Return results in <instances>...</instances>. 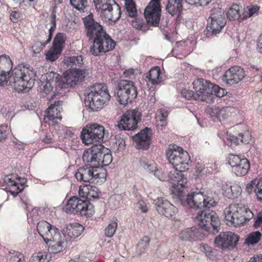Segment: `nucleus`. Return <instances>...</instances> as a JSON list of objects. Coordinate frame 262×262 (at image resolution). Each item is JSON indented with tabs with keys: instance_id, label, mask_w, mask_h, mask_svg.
<instances>
[{
	"instance_id": "obj_1",
	"label": "nucleus",
	"mask_w": 262,
	"mask_h": 262,
	"mask_svg": "<svg viewBox=\"0 0 262 262\" xmlns=\"http://www.w3.org/2000/svg\"><path fill=\"white\" fill-rule=\"evenodd\" d=\"M166 156L174 168L168 173L166 181L172 184L174 191L178 193L176 202L190 208L204 209L195 217V222L202 230L212 234L217 233L220 230V220L214 211L209 209L214 206L217 202L200 191H191L188 194L183 191L187 180L183 172L189 169L191 163L188 152L173 145L166 150Z\"/></svg>"
},
{
	"instance_id": "obj_2",
	"label": "nucleus",
	"mask_w": 262,
	"mask_h": 262,
	"mask_svg": "<svg viewBox=\"0 0 262 262\" xmlns=\"http://www.w3.org/2000/svg\"><path fill=\"white\" fill-rule=\"evenodd\" d=\"M36 228L51 252L57 253L65 249L67 245L65 236L58 229L44 221L39 222Z\"/></svg>"
},
{
	"instance_id": "obj_3",
	"label": "nucleus",
	"mask_w": 262,
	"mask_h": 262,
	"mask_svg": "<svg viewBox=\"0 0 262 262\" xmlns=\"http://www.w3.org/2000/svg\"><path fill=\"white\" fill-rule=\"evenodd\" d=\"M84 104L90 112H97L102 109L110 100L111 96L107 86L102 83H96L86 90Z\"/></svg>"
},
{
	"instance_id": "obj_4",
	"label": "nucleus",
	"mask_w": 262,
	"mask_h": 262,
	"mask_svg": "<svg viewBox=\"0 0 262 262\" xmlns=\"http://www.w3.org/2000/svg\"><path fill=\"white\" fill-rule=\"evenodd\" d=\"M82 159L86 165L93 168H99L108 165L113 157L109 149L101 144H94L91 148L84 151Z\"/></svg>"
},
{
	"instance_id": "obj_5",
	"label": "nucleus",
	"mask_w": 262,
	"mask_h": 262,
	"mask_svg": "<svg viewBox=\"0 0 262 262\" xmlns=\"http://www.w3.org/2000/svg\"><path fill=\"white\" fill-rule=\"evenodd\" d=\"M36 72L30 66L19 65L12 71L10 82L18 93H26L35 83Z\"/></svg>"
},
{
	"instance_id": "obj_6",
	"label": "nucleus",
	"mask_w": 262,
	"mask_h": 262,
	"mask_svg": "<svg viewBox=\"0 0 262 262\" xmlns=\"http://www.w3.org/2000/svg\"><path fill=\"white\" fill-rule=\"evenodd\" d=\"M83 59L81 55L69 57L67 62L72 64L71 68L67 71L61 81L58 85L62 89H67L75 86L77 83L85 77L86 70L79 68L83 64Z\"/></svg>"
},
{
	"instance_id": "obj_7",
	"label": "nucleus",
	"mask_w": 262,
	"mask_h": 262,
	"mask_svg": "<svg viewBox=\"0 0 262 262\" xmlns=\"http://www.w3.org/2000/svg\"><path fill=\"white\" fill-rule=\"evenodd\" d=\"M207 26L204 31L207 37H212L220 33L225 26L227 21L225 11L219 8H214L211 10Z\"/></svg>"
},
{
	"instance_id": "obj_8",
	"label": "nucleus",
	"mask_w": 262,
	"mask_h": 262,
	"mask_svg": "<svg viewBox=\"0 0 262 262\" xmlns=\"http://www.w3.org/2000/svg\"><path fill=\"white\" fill-rule=\"evenodd\" d=\"M117 96L120 104L124 105L131 103L138 95L137 87L134 81L120 80L118 82Z\"/></svg>"
},
{
	"instance_id": "obj_9",
	"label": "nucleus",
	"mask_w": 262,
	"mask_h": 262,
	"mask_svg": "<svg viewBox=\"0 0 262 262\" xmlns=\"http://www.w3.org/2000/svg\"><path fill=\"white\" fill-rule=\"evenodd\" d=\"M104 127L97 123L88 125L83 128L80 135L83 142L85 144L101 142L104 136Z\"/></svg>"
},
{
	"instance_id": "obj_10",
	"label": "nucleus",
	"mask_w": 262,
	"mask_h": 262,
	"mask_svg": "<svg viewBox=\"0 0 262 262\" xmlns=\"http://www.w3.org/2000/svg\"><path fill=\"white\" fill-rule=\"evenodd\" d=\"M83 21L85 27L86 35L89 37V41L95 40L96 45L98 43V38L103 36L106 32L103 27L98 23L95 21L93 15L90 13L83 18Z\"/></svg>"
},
{
	"instance_id": "obj_11",
	"label": "nucleus",
	"mask_w": 262,
	"mask_h": 262,
	"mask_svg": "<svg viewBox=\"0 0 262 262\" xmlns=\"http://www.w3.org/2000/svg\"><path fill=\"white\" fill-rule=\"evenodd\" d=\"M193 88L196 91L195 97L200 100L205 101L207 103L213 102L212 96V88L213 84L210 81L201 78L193 82Z\"/></svg>"
},
{
	"instance_id": "obj_12",
	"label": "nucleus",
	"mask_w": 262,
	"mask_h": 262,
	"mask_svg": "<svg viewBox=\"0 0 262 262\" xmlns=\"http://www.w3.org/2000/svg\"><path fill=\"white\" fill-rule=\"evenodd\" d=\"M90 207H92L91 204H88L86 201L73 196L68 201L66 210L67 212L89 216L94 213L93 210L89 208Z\"/></svg>"
},
{
	"instance_id": "obj_13",
	"label": "nucleus",
	"mask_w": 262,
	"mask_h": 262,
	"mask_svg": "<svg viewBox=\"0 0 262 262\" xmlns=\"http://www.w3.org/2000/svg\"><path fill=\"white\" fill-rule=\"evenodd\" d=\"M238 241L239 236L234 233L223 232L215 238L214 243L216 247L227 251L235 248Z\"/></svg>"
},
{
	"instance_id": "obj_14",
	"label": "nucleus",
	"mask_w": 262,
	"mask_h": 262,
	"mask_svg": "<svg viewBox=\"0 0 262 262\" xmlns=\"http://www.w3.org/2000/svg\"><path fill=\"white\" fill-rule=\"evenodd\" d=\"M141 117V113L138 110H128L121 116L117 126L120 129L133 130L137 128Z\"/></svg>"
},
{
	"instance_id": "obj_15",
	"label": "nucleus",
	"mask_w": 262,
	"mask_h": 262,
	"mask_svg": "<svg viewBox=\"0 0 262 262\" xmlns=\"http://www.w3.org/2000/svg\"><path fill=\"white\" fill-rule=\"evenodd\" d=\"M144 14L148 24L158 27L161 15L160 0H151L146 7Z\"/></svg>"
},
{
	"instance_id": "obj_16",
	"label": "nucleus",
	"mask_w": 262,
	"mask_h": 262,
	"mask_svg": "<svg viewBox=\"0 0 262 262\" xmlns=\"http://www.w3.org/2000/svg\"><path fill=\"white\" fill-rule=\"evenodd\" d=\"M228 163L232 167V171L237 176L246 175L250 169L249 161L243 156L230 154Z\"/></svg>"
},
{
	"instance_id": "obj_17",
	"label": "nucleus",
	"mask_w": 262,
	"mask_h": 262,
	"mask_svg": "<svg viewBox=\"0 0 262 262\" xmlns=\"http://www.w3.org/2000/svg\"><path fill=\"white\" fill-rule=\"evenodd\" d=\"M24 184V182L20 181V178L14 174L6 176L1 183L2 188L9 192L14 196L23 190Z\"/></svg>"
},
{
	"instance_id": "obj_18",
	"label": "nucleus",
	"mask_w": 262,
	"mask_h": 262,
	"mask_svg": "<svg viewBox=\"0 0 262 262\" xmlns=\"http://www.w3.org/2000/svg\"><path fill=\"white\" fill-rule=\"evenodd\" d=\"M116 46V42L105 32L103 36L98 38V43L96 45L95 41L93 45L91 47V53L95 56H99L101 53H106L113 50Z\"/></svg>"
},
{
	"instance_id": "obj_19",
	"label": "nucleus",
	"mask_w": 262,
	"mask_h": 262,
	"mask_svg": "<svg viewBox=\"0 0 262 262\" xmlns=\"http://www.w3.org/2000/svg\"><path fill=\"white\" fill-rule=\"evenodd\" d=\"M152 130L146 127L132 136L135 147L138 149L146 150L150 144Z\"/></svg>"
},
{
	"instance_id": "obj_20",
	"label": "nucleus",
	"mask_w": 262,
	"mask_h": 262,
	"mask_svg": "<svg viewBox=\"0 0 262 262\" xmlns=\"http://www.w3.org/2000/svg\"><path fill=\"white\" fill-rule=\"evenodd\" d=\"M158 212L166 217H172L178 212V209L167 200L158 198L154 201Z\"/></svg>"
},
{
	"instance_id": "obj_21",
	"label": "nucleus",
	"mask_w": 262,
	"mask_h": 262,
	"mask_svg": "<svg viewBox=\"0 0 262 262\" xmlns=\"http://www.w3.org/2000/svg\"><path fill=\"white\" fill-rule=\"evenodd\" d=\"M245 76L244 70L239 67L235 66L230 68L225 73L222 80L227 84L231 85L242 81Z\"/></svg>"
},
{
	"instance_id": "obj_22",
	"label": "nucleus",
	"mask_w": 262,
	"mask_h": 262,
	"mask_svg": "<svg viewBox=\"0 0 262 262\" xmlns=\"http://www.w3.org/2000/svg\"><path fill=\"white\" fill-rule=\"evenodd\" d=\"M12 66L13 63L9 56L5 54L0 56V86H4L7 84Z\"/></svg>"
},
{
	"instance_id": "obj_23",
	"label": "nucleus",
	"mask_w": 262,
	"mask_h": 262,
	"mask_svg": "<svg viewBox=\"0 0 262 262\" xmlns=\"http://www.w3.org/2000/svg\"><path fill=\"white\" fill-rule=\"evenodd\" d=\"M100 11L105 18L109 20L116 21L121 17V8L115 0H110Z\"/></svg>"
},
{
	"instance_id": "obj_24",
	"label": "nucleus",
	"mask_w": 262,
	"mask_h": 262,
	"mask_svg": "<svg viewBox=\"0 0 262 262\" xmlns=\"http://www.w3.org/2000/svg\"><path fill=\"white\" fill-rule=\"evenodd\" d=\"M205 234L196 227L187 228L182 230L179 233L181 239L186 241H196L201 240Z\"/></svg>"
},
{
	"instance_id": "obj_25",
	"label": "nucleus",
	"mask_w": 262,
	"mask_h": 262,
	"mask_svg": "<svg viewBox=\"0 0 262 262\" xmlns=\"http://www.w3.org/2000/svg\"><path fill=\"white\" fill-rule=\"evenodd\" d=\"M93 168L90 166H87L86 168L80 167L78 169L75 174L77 180L79 182H83L84 187H89L91 183L92 176H93Z\"/></svg>"
},
{
	"instance_id": "obj_26",
	"label": "nucleus",
	"mask_w": 262,
	"mask_h": 262,
	"mask_svg": "<svg viewBox=\"0 0 262 262\" xmlns=\"http://www.w3.org/2000/svg\"><path fill=\"white\" fill-rule=\"evenodd\" d=\"M62 101H55L54 104H52L46 111V115L45 116V119H47L49 121H55L58 119H60L58 116L62 111L61 107Z\"/></svg>"
},
{
	"instance_id": "obj_27",
	"label": "nucleus",
	"mask_w": 262,
	"mask_h": 262,
	"mask_svg": "<svg viewBox=\"0 0 262 262\" xmlns=\"http://www.w3.org/2000/svg\"><path fill=\"white\" fill-rule=\"evenodd\" d=\"M252 136L249 131H246L244 133H239L238 136L227 133L225 138L229 141L231 144L238 145L240 143L248 144L251 140Z\"/></svg>"
},
{
	"instance_id": "obj_28",
	"label": "nucleus",
	"mask_w": 262,
	"mask_h": 262,
	"mask_svg": "<svg viewBox=\"0 0 262 262\" xmlns=\"http://www.w3.org/2000/svg\"><path fill=\"white\" fill-rule=\"evenodd\" d=\"M222 189L224 195L229 199L237 198L242 191L240 186L237 184L233 185L225 184L223 185Z\"/></svg>"
},
{
	"instance_id": "obj_29",
	"label": "nucleus",
	"mask_w": 262,
	"mask_h": 262,
	"mask_svg": "<svg viewBox=\"0 0 262 262\" xmlns=\"http://www.w3.org/2000/svg\"><path fill=\"white\" fill-rule=\"evenodd\" d=\"M183 0H168L166 11L171 16L180 15L183 10Z\"/></svg>"
},
{
	"instance_id": "obj_30",
	"label": "nucleus",
	"mask_w": 262,
	"mask_h": 262,
	"mask_svg": "<svg viewBox=\"0 0 262 262\" xmlns=\"http://www.w3.org/2000/svg\"><path fill=\"white\" fill-rule=\"evenodd\" d=\"M231 210L229 207L228 208H226L224 211L225 219L228 222L227 224L230 225H233L234 227L243 225L245 222L236 213H233V211Z\"/></svg>"
},
{
	"instance_id": "obj_31",
	"label": "nucleus",
	"mask_w": 262,
	"mask_h": 262,
	"mask_svg": "<svg viewBox=\"0 0 262 262\" xmlns=\"http://www.w3.org/2000/svg\"><path fill=\"white\" fill-rule=\"evenodd\" d=\"M231 210L229 207L228 208H226L224 211L225 219L228 222L227 224L230 225H233L234 227L243 225L245 222L236 213H233V211Z\"/></svg>"
},
{
	"instance_id": "obj_32",
	"label": "nucleus",
	"mask_w": 262,
	"mask_h": 262,
	"mask_svg": "<svg viewBox=\"0 0 262 262\" xmlns=\"http://www.w3.org/2000/svg\"><path fill=\"white\" fill-rule=\"evenodd\" d=\"M161 71L159 67L151 68L146 74V78L151 82L152 85H157L163 81V77L161 75Z\"/></svg>"
},
{
	"instance_id": "obj_33",
	"label": "nucleus",
	"mask_w": 262,
	"mask_h": 262,
	"mask_svg": "<svg viewBox=\"0 0 262 262\" xmlns=\"http://www.w3.org/2000/svg\"><path fill=\"white\" fill-rule=\"evenodd\" d=\"M66 39V34L57 33L53 39L52 49H55L56 50L62 51L65 46Z\"/></svg>"
},
{
	"instance_id": "obj_34",
	"label": "nucleus",
	"mask_w": 262,
	"mask_h": 262,
	"mask_svg": "<svg viewBox=\"0 0 262 262\" xmlns=\"http://www.w3.org/2000/svg\"><path fill=\"white\" fill-rule=\"evenodd\" d=\"M241 8V6L236 4H233L226 13L227 18L230 20H239L241 21L242 18H241L240 10Z\"/></svg>"
},
{
	"instance_id": "obj_35",
	"label": "nucleus",
	"mask_w": 262,
	"mask_h": 262,
	"mask_svg": "<svg viewBox=\"0 0 262 262\" xmlns=\"http://www.w3.org/2000/svg\"><path fill=\"white\" fill-rule=\"evenodd\" d=\"M126 14L129 17L135 18L137 15L136 5L134 0H124Z\"/></svg>"
},
{
	"instance_id": "obj_36",
	"label": "nucleus",
	"mask_w": 262,
	"mask_h": 262,
	"mask_svg": "<svg viewBox=\"0 0 262 262\" xmlns=\"http://www.w3.org/2000/svg\"><path fill=\"white\" fill-rule=\"evenodd\" d=\"M225 110L221 109L219 106H214L207 110L208 114L212 118L214 121L221 120V117H223L225 114Z\"/></svg>"
},
{
	"instance_id": "obj_37",
	"label": "nucleus",
	"mask_w": 262,
	"mask_h": 262,
	"mask_svg": "<svg viewBox=\"0 0 262 262\" xmlns=\"http://www.w3.org/2000/svg\"><path fill=\"white\" fill-rule=\"evenodd\" d=\"M231 210L233 211V213L238 216L245 223V217L244 214L246 212L247 207L242 204H232L229 206Z\"/></svg>"
},
{
	"instance_id": "obj_38",
	"label": "nucleus",
	"mask_w": 262,
	"mask_h": 262,
	"mask_svg": "<svg viewBox=\"0 0 262 262\" xmlns=\"http://www.w3.org/2000/svg\"><path fill=\"white\" fill-rule=\"evenodd\" d=\"M84 230V227L81 224L74 223L68 229V234L71 237L76 238L80 236Z\"/></svg>"
},
{
	"instance_id": "obj_39",
	"label": "nucleus",
	"mask_w": 262,
	"mask_h": 262,
	"mask_svg": "<svg viewBox=\"0 0 262 262\" xmlns=\"http://www.w3.org/2000/svg\"><path fill=\"white\" fill-rule=\"evenodd\" d=\"M261 233L259 231H253L247 235L245 243L248 245H254L260 240Z\"/></svg>"
},
{
	"instance_id": "obj_40",
	"label": "nucleus",
	"mask_w": 262,
	"mask_h": 262,
	"mask_svg": "<svg viewBox=\"0 0 262 262\" xmlns=\"http://www.w3.org/2000/svg\"><path fill=\"white\" fill-rule=\"evenodd\" d=\"M115 141L113 142L112 148L117 151L123 150L125 146V142L121 135L115 136Z\"/></svg>"
},
{
	"instance_id": "obj_41",
	"label": "nucleus",
	"mask_w": 262,
	"mask_h": 262,
	"mask_svg": "<svg viewBox=\"0 0 262 262\" xmlns=\"http://www.w3.org/2000/svg\"><path fill=\"white\" fill-rule=\"evenodd\" d=\"M97 168H93L91 183H102L105 181L106 173L104 171L98 172Z\"/></svg>"
},
{
	"instance_id": "obj_42",
	"label": "nucleus",
	"mask_w": 262,
	"mask_h": 262,
	"mask_svg": "<svg viewBox=\"0 0 262 262\" xmlns=\"http://www.w3.org/2000/svg\"><path fill=\"white\" fill-rule=\"evenodd\" d=\"M139 166L148 173H152L156 170V164L154 163H149L145 159H141L139 161Z\"/></svg>"
},
{
	"instance_id": "obj_43",
	"label": "nucleus",
	"mask_w": 262,
	"mask_h": 262,
	"mask_svg": "<svg viewBox=\"0 0 262 262\" xmlns=\"http://www.w3.org/2000/svg\"><path fill=\"white\" fill-rule=\"evenodd\" d=\"M150 239L149 237L144 236L139 242L137 247V252L139 255H141L144 253L146 249L149 246Z\"/></svg>"
},
{
	"instance_id": "obj_44",
	"label": "nucleus",
	"mask_w": 262,
	"mask_h": 262,
	"mask_svg": "<svg viewBox=\"0 0 262 262\" xmlns=\"http://www.w3.org/2000/svg\"><path fill=\"white\" fill-rule=\"evenodd\" d=\"M70 2L72 6L80 11H83L88 6L87 0H70Z\"/></svg>"
},
{
	"instance_id": "obj_45",
	"label": "nucleus",
	"mask_w": 262,
	"mask_h": 262,
	"mask_svg": "<svg viewBox=\"0 0 262 262\" xmlns=\"http://www.w3.org/2000/svg\"><path fill=\"white\" fill-rule=\"evenodd\" d=\"M51 49L46 53V59L48 61L54 62L58 58L62 51L55 49Z\"/></svg>"
},
{
	"instance_id": "obj_46",
	"label": "nucleus",
	"mask_w": 262,
	"mask_h": 262,
	"mask_svg": "<svg viewBox=\"0 0 262 262\" xmlns=\"http://www.w3.org/2000/svg\"><path fill=\"white\" fill-rule=\"evenodd\" d=\"M49 259L45 252H38L34 254L30 259V262H49Z\"/></svg>"
},
{
	"instance_id": "obj_47",
	"label": "nucleus",
	"mask_w": 262,
	"mask_h": 262,
	"mask_svg": "<svg viewBox=\"0 0 262 262\" xmlns=\"http://www.w3.org/2000/svg\"><path fill=\"white\" fill-rule=\"evenodd\" d=\"M9 261L10 262H24V255L15 251H10L9 252Z\"/></svg>"
},
{
	"instance_id": "obj_48",
	"label": "nucleus",
	"mask_w": 262,
	"mask_h": 262,
	"mask_svg": "<svg viewBox=\"0 0 262 262\" xmlns=\"http://www.w3.org/2000/svg\"><path fill=\"white\" fill-rule=\"evenodd\" d=\"M117 227V222H111L105 229V235L108 237H112L116 232Z\"/></svg>"
},
{
	"instance_id": "obj_49",
	"label": "nucleus",
	"mask_w": 262,
	"mask_h": 262,
	"mask_svg": "<svg viewBox=\"0 0 262 262\" xmlns=\"http://www.w3.org/2000/svg\"><path fill=\"white\" fill-rule=\"evenodd\" d=\"M212 96L213 97V99L214 100L213 96H215L218 97H222L224 96L226 93V91L220 88L219 86L213 84V86L212 88Z\"/></svg>"
},
{
	"instance_id": "obj_50",
	"label": "nucleus",
	"mask_w": 262,
	"mask_h": 262,
	"mask_svg": "<svg viewBox=\"0 0 262 262\" xmlns=\"http://www.w3.org/2000/svg\"><path fill=\"white\" fill-rule=\"evenodd\" d=\"M42 88L40 89V95L42 97H45L53 90L51 83L46 82L42 84Z\"/></svg>"
},
{
	"instance_id": "obj_51",
	"label": "nucleus",
	"mask_w": 262,
	"mask_h": 262,
	"mask_svg": "<svg viewBox=\"0 0 262 262\" xmlns=\"http://www.w3.org/2000/svg\"><path fill=\"white\" fill-rule=\"evenodd\" d=\"M48 43H46V41L43 42L40 41H36L32 47L33 53L35 54L39 53Z\"/></svg>"
},
{
	"instance_id": "obj_52",
	"label": "nucleus",
	"mask_w": 262,
	"mask_h": 262,
	"mask_svg": "<svg viewBox=\"0 0 262 262\" xmlns=\"http://www.w3.org/2000/svg\"><path fill=\"white\" fill-rule=\"evenodd\" d=\"M246 191L249 194L254 193L256 196L257 189V180L251 181L249 183L247 184L246 186Z\"/></svg>"
},
{
	"instance_id": "obj_53",
	"label": "nucleus",
	"mask_w": 262,
	"mask_h": 262,
	"mask_svg": "<svg viewBox=\"0 0 262 262\" xmlns=\"http://www.w3.org/2000/svg\"><path fill=\"white\" fill-rule=\"evenodd\" d=\"M90 189L88 187H86V190H88V195L90 198L98 199L99 197L100 192L98 191V189L96 187L91 186Z\"/></svg>"
},
{
	"instance_id": "obj_54",
	"label": "nucleus",
	"mask_w": 262,
	"mask_h": 262,
	"mask_svg": "<svg viewBox=\"0 0 262 262\" xmlns=\"http://www.w3.org/2000/svg\"><path fill=\"white\" fill-rule=\"evenodd\" d=\"M182 95L184 97L187 98V99H190L191 98H193L195 100H200L199 99L196 98V97H195L196 92L194 93L192 91H189V90L185 89L182 91Z\"/></svg>"
},
{
	"instance_id": "obj_55",
	"label": "nucleus",
	"mask_w": 262,
	"mask_h": 262,
	"mask_svg": "<svg viewBox=\"0 0 262 262\" xmlns=\"http://www.w3.org/2000/svg\"><path fill=\"white\" fill-rule=\"evenodd\" d=\"M95 8L98 11H100L106 5L110 0H93Z\"/></svg>"
},
{
	"instance_id": "obj_56",
	"label": "nucleus",
	"mask_w": 262,
	"mask_h": 262,
	"mask_svg": "<svg viewBox=\"0 0 262 262\" xmlns=\"http://www.w3.org/2000/svg\"><path fill=\"white\" fill-rule=\"evenodd\" d=\"M259 9V7L258 6H252L248 8V14L246 16H243L242 18L241 19V20H243L245 18H247V17H251L252 16L254 13L257 12L258 10Z\"/></svg>"
},
{
	"instance_id": "obj_57",
	"label": "nucleus",
	"mask_w": 262,
	"mask_h": 262,
	"mask_svg": "<svg viewBox=\"0 0 262 262\" xmlns=\"http://www.w3.org/2000/svg\"><path fill=\"white\" fill-rule=\"evenodd\" d=\"M167 117L166 112H161L160 115L157 117V121L159 125L164 126L166 124V118Z\"/></svg>"
},
{
	"instance_id": "obj_58",
	"label": "nucleus",
	"mask_w": 262,
	"mask_h": 262,
	"mask_svg": "<svg viewBox=\"0 0 262 262\" xmlns=\"http://www.w3.org/2000/svg\"><path fill=\"white\" fill-rule=\"evenodd\" d=\"M21 17V13L18 11H13L10 15V18L13 23H17Z\"/></svg>"
},
{
	"instance_id": "obj_59",
	"label": "nucleus",
	"mask_w": 262,
	"mask_h": 262,
	"mask_svg": "<svg viewBox=\"0 0 262 262\" xmlns=\"http://www.w3.org/2000/svg\"><path fill=\"white\" fill-rule=\"evenodd\" d=\"M216 3V0H196L195 5H199L200 6H207L209 4L212 5Z\"/></svg>"
},
{
	"instance_id": "obj_60",
	"label": "nucleus",
	"mask_w": 262,
	"mask_h": 262,
	"mask_svg": "<svg viewBox=\"0 0 262 262\" xmlns=\"http://www.w3.org/2000/svg\"><path fill=\"white\" fill-rule=\"evenodd\" d=\"M202 248L203 249H202V251L206 253V255L207 257L211 259L213 258L212 256L213 255V253L215 251V250H212L208 246H203Z\"/></svg>"
},
{
	"instance_id": "obj_61",
	"label": "nucleus",
	"mask_w": 262,
	"mask_h": 262,
	"mask_svg": "<svg viewBox=\"0 0 262 262\" xmlns=\"http://www.w3.org/2000/svg\"><path fill=\"white\" fill-rule=\"evenodd\" d=\"M153 172L155 177L160 181H166L167 177L161 172V171L159 170L157 168L156 170H155Z\"/></svg>"
},
{
	"instance_id": "obj_62",
	"label": "nucleus",
	"mask_w": 262,
	"mask_h": 262,
	"mask_svg": "<svg viewBox=\"0 0 262 262\" xmlns=\"http://www.w3.org/2000/svg\"><path fill=\"white\" fill-rule=\"evenodd\" d=\"M149 26H151V25L148 24L147 21L146 23H145L142 20V23L138 24L136 27L138 29L146 32L149 29Z\"/></svg>"
},
{
	"instance_id": "obj_63",
	"label": "nucleus",
	"mask_w": 262,
	"mask_h": 262,
	"mask_svg": "<svg viewBox=\"0 0 262 262\" xmlns=\"http://www.w3.org/2000/svg\"><path fill=\"white\" fill-rule=\"evenodd\" d=\"M119 204V202L117 201L114 196H111L108 200V204L112 209H115Z\"/></svg>"
},
{
	"instance_id": "obj_64",
	"label": "nucleus",
	"mask_w": 262,
	"mask_h": 262,
	"mask_svg": "<svg viewBox=\"0 0 262 262\" xmlns=\"http://www.w3.org/2000/svg\"><path fill=\"white\" fill-rule=\"evenodd\" d=\"M248 262H262V254L254 256Z\"/></svg>"
}]
</instances>
